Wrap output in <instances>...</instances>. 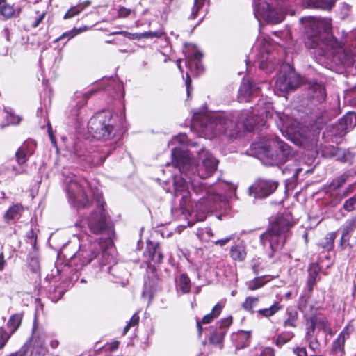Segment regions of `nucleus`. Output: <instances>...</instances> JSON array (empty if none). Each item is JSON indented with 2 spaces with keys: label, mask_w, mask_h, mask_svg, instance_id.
<instances>
[{
  "label": "nucleus",
  "mask_w": 356,
  "mask_h": 356,
  "mask_svg": "<svg viewBox=\"0 0 356 356\" xmlns=\"http://www.w3.org/2000/svg\"><path fill=\"white\" fill-rule=\"evenodd\" d=\"M185 84H186V91H187L188 96H189L190 95L191 89V78H190L188 74H187V76H186Z\"/></svg>",
  "instance_id": "58"
},
{
  "label": "nucleus",
  "mask_w": 356,
  "mask_h": 356,
  "mask_svg": "<svg viewBox=\"0 0 356 356\" xmlns=\"http://www.w3.org/2000/svg\"><path fill=\"white\" fill-rule=\"evenodd\" d=\"M346 341V335L342 332L334 341L331 353L335 356H342L344 354V343Z\"/></svg>",
  "instance_id": "18"
},
{
  "label": "nucleus",
  "mask_w": 356,
  "mask_h": 356,
  "mask_svg": "<svg viewBox=\"0 0 356 356\" xmlns=\"http://www.w3.org/2000/svg\"><path fill=\"white\" fill-rule=\"evenodd\" d=\"M89 4H90V3L88 2L85 5H83L81 3V4L76 5L74 7H72L70 9H69L67 10V12L64 15V19H70V18H72L73 17L77 15L84 9L85 7L88 6Z\"/></svg>",
  "instance_id": "31"
},
{
  "label": "nucleus",
  "mask_w": 356,
  "mask_h": 356,
  "mask_svg": "<svg viewBox=\"0 0 356 356\" xmlns=\"http://www.w3.org/2000/svg\"><path fill=\"white\" fill-rule=\"evenodd\" d=\"M356 126V114L355 113H348L343 116L337 126V130L339 136L344 135Z\"/></svg>",
  "instance_id": "14"
},
{
  "label": "nucleus",
  "mask_w": 356,
  "mask_h": 356,
  "mask_svg": "<svg viewBox=\"0 0 356 356\" xmlns=\"http://www.w3.org/2000/svg\"><path fill=\"white\" fill-rule=\"evenodd\" d=\"M187 137L184 134H180L179 136L176 137V140H177L181 143H184Z\"/></svg>",
  "instance_id": "64"
},
{
  "label": "nucleus",
  "mask_w": 356,
  "mask_h": 356,
  "mask_svg": "<svg viewBox=\"0 0 356 356\" xmlns=\"http://www.w3.org/2000/svg\"><path fill=\"white\" fill-rule=\"evenodd\" d=\"M95 92V90H91L88 91V92L84 93L81 97H78L80 99L76 102L75 104L72 105L73 107H78L79 108L82 107L86 103L87 99L91 97L94 93Z\"/></svg>",
  "instance_id": "37"
},
{
  "label": "nucleus",
  "mask_w": 356,
  "mask_h": 356,
  "mask_svg": "<svg viewBox=\"0 0 356 356\" xmlns=\"http://www.w3.org/2000/svg\"><path fill=\"white\" fill-rule=\"evenodd\" d=\"M98 254L99 252L97 250V248L95 247L91 251L90 255L88 257L86 258L84 257L83 259L82 260V265L90 264L95 258L97 257Z\"/></svg>",
  "instance_id": "46"
},
{
  "label": "nucleus",
  "mask_w": 356,
  "mask_h": 356,
  "mask_svg": "<svg viewBox=\"0 0 356 356\" xmlns=\"http://www.w3.org/2000/svg\"><path fill=\"white\" fill-rule=\"evenodd\" d=\"M266 149V156L277 164L284 163L293 154L290 146L278 138L272 140Z\"/></svg>",
  "instance_id": "8"
},
{
  "label": "nucleus",
  "mask_w": 356,
  "mask_h": 356,
  "mask_svg": "<svg viewBox=\"0 0 356 356\" xmlns=\"http://www.w3.org/2000/svg\"><path fill=\"white\" fill-rule=\"evenodd\" d=\"M44 15H45V13H43L42 15H40L38 18H36L35 21L33 22V26L34 28L37 27L39 26V24L42 22V20L44 19Z\"/></svg>",
  "instance_id": "59"
},
{
  "label": "nucleus",
  "mask_w": 356,
  "mask_h": 356,
  "mask_svg": "<svg viewBox=\"0 0 356 356\" xmlns=\"http://www.w3.org/2000/svg\"><path fill=\"white\" fill-rule=\"evenodd\" d=\"M226 331L222 328H218L215 330L209 337L210 343L216 345H220L222 343Z\"/></svg>",
  "instance_id": "25"
},
{
  "label": "nucleus",
  "mask_w": 356,
  "mask_h": 356,
  "mask_svg": "<svg viewBox=\"0 0 356 356\" xmlns=\"http://www.w3.org/2000/svg\"><path fill=\"white\" fill-rule=\"evenodd\" d=\"M259 356H275L274 350L270 347H266Z\"/></svg>",
  "instance_id": "52"
},
{
  "label": "nucleus",
  "mask_w": 356,
  "mask_h": 356,
  "mask_svg": "<svg viewBox=\"0 0 356 356\" xmlns=\"http://www.w3.org/2000/svg\"><path fill=\"white\" fill-rule=\"evenodd\" d=\"M282 309V306L278 302H275L268 308L259 309L258 314L264 317H270Z\"/></svg>",
  "instance_id": "27"
},
{
  "label": "nucleus",
  "mask_w": 356,
  "mask_h": 356,
  "mask_svg": "<svg viewBox=\"0 0 356 356\" xmlns=\"http://www.w3.org/2000/svg\"><path fill=\"white\" fill-rule=\"evenodd\" d=\"M293 337V333H282L275 341L276 346L281 347L282 345L289 342Z\"/></svg>",
  "instance_id": "34"
},
{
  "label": "nucleus",
  "mask_w": 356,
  "mask_h": 356,
  "mask_svg": "<svg viewBox=\"0 0 356 356\" xmlns=\"http://www.w3.org/2000/svg\"><path fill=\"white\" fill-rule=\"evenodd\" d=\"M46 352L45 348L31 347V356H44Z\"/></svg>",
  "instance_id": "48"
},
{
  "label": "nucleus",
  "mask_w": 356,
  "mask_h": 356,
  "mask_svg": "<svg viewBox=\"0 0 356 356\" xmlns=\"http://www.w3.org/2000/svg\"><path fill=\"white\" fill-rule=\"evenodd\" d=\"M254 13L259 20L261 18L272 24L280 23L284 19V15L274 7L271 0H254Z\"/></svg>",
  "instance_id": "7"
},
{
  "label": "nucleus",
  "mask_w": 356,
  "mask_h": 356,
  "mask_svg": "<svg viewBox=\"0 0 356 356\" xmlns=\"http://www.w3.org/2000/svg\"><path fill=\"white\" fill-rule=\"evenodd\" d=\"M10 337V334H8L6 330L0 327V349H2L5 346Z\"/></svg>",
  "instance_id": "42"
},
{
  "label": "nucleus",
  "mask_w": 356,
  "mask_h": 356,
  "mask_svg": "<svg viewBox=\"0 0 356 356\" xmlns=\"http://www.w3.org/2000/svg\"><path fill=\"white\" fill-rule=\"evenodd\" d=\"M319 345L320 344L317 339L310 341L309 343V347L313 350H317L319 348Z\"/></svg>",
  "instance_id": "57"
},
{
  "label": "nucleus",
  "mask_w": 356,
  "mask_h": 356,
  "mask_svg": "<svg viewBox=\"0 0 356 356\" xmlns=\"http://www.w3.org/2000/svg\"><path fill=\"white\" fill-rule=\"evenodd\" d=\"M27 243L30 244L32 248H35L36 245L37 236L33 229H30L26 233Z\"/></svg>",
  "instance_id": "43"
},
{
  "label": "nucleus",
  "mask_w": 356,
  "mask_h": 356,
  "mask_svg": "<svg viewBox=\"0 0 356 356\" xmlns=\"http://www.w3.org/2000/svg\"><path fill=\"white\" fill-rule=\"evenodd\" d=\"M222 309V307L217 304L212 309V312L207 315H205L202 320V323L204 324L210 323L215 318H216L220 313Z\"/></svg>",
  "instance_id": "30"
},
{
  "label": "nucleus",
  "mask_w": 356,
  "mask_h": 356,
  "mask_svg": "<svg viewBox=\"0 0 356 356\" xmlns=\"http://www.w3.org/2000/svg\"><path fill=\"white\" fill-rule=\"evenodd\" d=\"M308 271L309 277L307 280V286L309 291H312L317 277H318L319 272L321 271V268L318 264L313 263L309 266Z\"/></svg>",
  "instance_id": "19"
},
{
  "label": "nucleus",
  "mask_w": 356,
  "mask_h": 356,
  "mask_svg": "<svg viewBox=\"0 0 356 356\" xmlns=\"http://www.w3.org/2000/svg\"><path fill=\"white\" fill-rule=\"evenodd\" d=\"M263 276L257 277L254 279L247 282L246 286L249 290L254 291L262 287L265 284V282L263 281Z\"/></svg>",
  "instance_id": "33"
},
{
  "label": "nucleus",
  "mask_w": 356,
  "mask_h": 356,
  "mask_svg": "<svg viewBox=\"0 0 356 356\" xmlns=\"http://www.w3.org/2000/svg\"><path fill=\"white\" fill-rule=\"evenodd\" d=\"M232 239V236H229L223 239L218 240L215 241V244L220 245V246H224L227 243H229Z\"/></svg>",
  "instance_id": "56"
},
{
  "label": "nucleus",
  "mask_w": 356,
  "mask_h": 356,
  "mask_svg": "<svg viewBox=\"0 0 356 356\" xmlns=\"http://www.w3.org/2000/svg\"><path fill=\"white\" fill-rule=\"evenodd\" d=\"M182 177H179L177 175L174 177V185L177 195L179 192H181L187 187L188 183L192 186V192L196 195H200L199 199L202 204H204L206 209L211 208L212 204H216L221 200V196L216 193L210 187H207L204 184L196 181L195 177H191V175L181 174Z\"/></svg>",
  "instance_id": "5"
},
{
  "label": "nucleus",
  "mask_w": 356,
  "mask_h": 356,
  "mask_svg": "<svg viewBox=\"0 0 356 356\" xmlns=\"http://www.w3.org/2000/svg\"><path fill=\"white\" fill-rule=\"evenodd\" d=\"M29 350L27 344H24L18 351L11 353L8 356H25Z\"/></svg>",
  "instance_id": "50"
},
{
  "label": "nucleus",
  "mask_w": 356,
  "mask_h": 356,
  "mask_svg": "<svg viewBox=\"0 0 356 356\" xmlns=\"http://www.w3.org/2000/svg\"><path fill=\"white\" fill-rule=\"evenodd\" d=\"M139 322V316L137 314H134L131 319L129 320L127 325L124 327L123 331V335H125L131 327L136 325Z\"/></svg>",
  "instance_id": "41"
},
{
  "label": "nucleus",
  "mask_w": 356,
  "mask_h": 356,
  "mask_svg": "<svg viewBox=\"0 0 356 356\" xmlns=\"http://www.w3.org/2000/svg\"><path fill=\"white\" fill-rule=\"evenodd\" d=\"M336 238L334 232L328 233L322 240L319 242L318 245L325 250H330L333 248L334 241Z\"/></svg>",
  "instance_id": "26"
},
{
  "label": "nucleus",
  "mask_w": 356,
  "mask_h": 356,
  "mask_svg": "<svg viewBox=\"0 0 356 356\" xmlns=\"http://www.w3.org/2000/svg\"><path fill=\"white\" fill-rule=\"evenodd\" d=\"M232 322V317H229L227 318H225V319L222 320L220 322L219 328H222V329L225 330V327H229L231 325Z\"/></svg>",
  "instance_id": "53"
},
{
  "label": "nucleus",
  "mask_w": 356,
  "mask_h": 356,
  "mask_svg": "<svg viewBox=\"0 0 356 356\" xmlns=\"http://www.w3.org/2000/svg\"><path fill=\"white\" fill-rule=\"evenodd\" d=\"M24 210V207L21 204L17 203L13 204L3 215L4 222L7 224L15 222L19 219Z\"/></svg>",
  "instance_id": "15"
},
{
  "label": "nucleus",
  "mask_w": 356,
  "mask_h": 356,
  "mask_svg": "<svg viewBox=\"0 0 356 356\" xmlns=\"http://www.w3.org/2000/svg\"><path fill=\"white\" fill-rule=\"evenodd\" d=\"M88 133L97 140L108 139L115 135L112 115L109 112H100L92 116L88 123Z\"/></svg>",
  "instance_id": "6"
},
{
  "label": "nucleus",
  "mask_w": 356,
  "mask_h": 356,
  "mask_svg": "<svg viewBox=\"0 0 356 356\" xmlns=\"http://www.w3.org/2000/svg\"><path fill=\"white\" fill-rule=\"evenodd\" d=\"M246 254L245 247L242 243L234 245L230 249L231 257L235 261H243L246 257Z\"/></svg>",
  "instance_id": "21"
},
{
  "label": "nucleus",
  "mask_w": 356,
  "mask_h": 356,
  "mask_svg": "<svg viewBox=\"0 0 356 356\" xmlns=\"http://www.w3.org/2000/svg\"><path fill=\"white\" fill-rule=\"evenodd\" d=\"M292 225L284 217L279 218L270 227L260 236V241L264 249L268 246L270 251L268 257L272 258L275 253L280 252L287 238L290 236V228Z\"/></svg>",
  "instance_id": "4"
},
{
  "label": "nucleus",
  "mask_w": 356,
  "mask_h": 356,
  "mask_svg": "<svg viewBox=\"0 0 356 356\" xmlns=\"http://www.w3.org/2000/svg\"><path fill=\"white\" fill-rule=\"evenodd\" d=\"M20 12L19 8H15L13 6L7 4L6 1L0 3V14L6 18L17 17Z\"/></svg>",
  "instance_id": "17"
},
{
  "label": "nucleus",
  "mask_w": 356,
  "mask_h": 356,
  "mask_svg": "<svg viewBox=\"0 0 356 356\" xmlns=\"http://www.w3.org/2000/svg\"><path fill=\"white\" fill-rule=\"evenodd\" d=\"M258 302V298L249 296L245 298L243 303V308L246 311L253 313L254 312V308L257 305Z\"/></svg>",
  "instance_id": "32"
},
{
  "label": "nucleus",
  "mask_w": 356,
  "mask_h": 356,
  "mask_svg": "<svg viewBox=\"0 0 356 356\" xmlns=\"http://www.w3.org/2000/svg\"><path fill=\"white\" fill-rule=\"evenodd\" d=\"M147 253L149 258L154 264H160L163 259V255L159 244H147Z\"/></svg>",
  "instance_id": "16"
},
{
  "label": "nucleus",
  "mask_w": 356,
  "mask_h": 356,
  "mask_svg": "<svg viewBox=\"0 0 356 356\" xmlns=\"http://www.w3.org/2000/svg\"><path fill=\"white\" fill-rule=\"evenodd\" d=\"M343 209L348 212L356 209V194L354 195L352 197L346 200L343 204Z\"/></svg>",
  "instance_id": "38"
},
{
  "label": "nucleus",
  "mask_w": 356,
  "mask_h": 356,
  "mask_svg": "<svg viewBox=\"0 0 356 356\" xmlns=\"http://www.w3.org/2000/svg\"><path fill=\"white\" fill-rule=\"evenodd\" d=\"M327 96L325 86L321 83H308L307 97L314 104L323 102Z\"/></svg>",
  "instance_id": "11"
},
{
  "label": "nucleus",
  "mask_w": 356,
  "mask_h": 356,
  "mask_svg": "<svg viewBox=\"0 0 356 356\" xmlns=\"http://www.w3.org/2000/svg\"><path fill=\"white\" fill-rule=\"evenodd\" d=\"M309 322H312L316 328L323 330L324 332H330V329L328 327L327 321L323 316H314L309 318Z\"/></svg>",
  "instance_id": "22"
},
{
  "label": "nucleus",
  "mask_w": 356,
  "mask_h": 356,
  "mask_svg": "<svg viewBox=\"0 0 356 356\" xmlns=\"http://www.w3.org/2000/svg\"><path fill=\"white\" fill-rule=\"evenodd\" d=\"M349 176H350L349 173H348V172L343 173L339 177H338L332 181V182L331 183V186L334 189H337V188L341 187L343 184L346 183V181L348 180V177H349Z\"/></svg>",
  "instance_id": "35"
},
{
  "label": "nucleus",
  "mask_w": 356,
  "mask_h": 356,
  "mask_svg": "<svg viewBox=\"0 0 356 356\" xmlns=\"http://www.w3.org/2000/svg\"><path fill=\"white\" fill-rule=\"evenodd\" d=\"M307 1L310 7L324 10L330 9L334 5V1L332 0H307Z\"/></svg>",
  "instance_id": "24"
},
{
  "label": "nucleus",
  "mask_w": 356,
  "mask_h": 356,
  "mask_svg": "<svg viewBox=\"0 0 356 356\" xmlns=\"http://www.w3.org/2000/svg\"><path fill=\"white\" fill-rule=\"evenodd\" d=\"M293 353L296 356H307V350L305 348L297 347L293 349Z\"/></svg>",
  "instance_id": "51"
},
{
  "label": "nucleus",
  "mask_w": 356,
  "mask_h": 356,
  "mask_svg": "<svg viewBox=\"0 0 356 356\" xmlns=\"http://www.w3.org/2000/svg\"><path fill=\"white\" fill-rule=\"evenodd\" d=\"M355 228H356V216L351 219L348 220L346 222L345 225L343 228V231H342V235H341V243L347 242L349 240L351 234L353 232V231L355 229Z\"/></svg>",
  "instance_id": "20"
},
{
  "label": "nucleus",
  "mask_w": 356,
  "mask_h": 356,
  "mask_svg": "<svg viewBox=\"0 0 356 356\" xmlns=\"http://www.w3.org/2000/svg\"><path fill=\"white\" fill-rule=\"evenodd\" d=\"M46 335L42 332H37L33 329V335L31 339V347L38 348H45Z\"/></svg>",
  "instance_id": "23"
},
{
  "label": "nucleus",
  "mask_w": 356,
  "mask_h": 356,
  "mask_svg": "<svg viewBox=\"0 0 356 356\" xmlns=\"http://www.w3.org/2000/svg\"><path fill=\"white\" fill-rule=\"evenodd\" d=\"M22 316L20 314H13L7 323V326L10 327L11 334L14 333L21 324Z\"/></svg>",
  "instance_id": "29"
},
{
  "label": "nucleus",
  "mask_w": 356,
  "mask_h": 356,
  "mask_svg": "<svg viewBox=\"0 0 356 356\" xmlns=\"http://www.w3.org/2000/svg\"><path fill=\"white\" fill-rule=\"evenodd\" d=\"M35 143L33 140L26 141L16 152V161L19 165L24 164L35 151Z\"/></svg>",
  "instance_id": "13"
},
{
  "label": "nucleus",
  "mask_w": 356,
  "mask_h": 356,
  "mask_svg": "<svg viewBox=\"0 0 356 356\" xmlns=\"http://www.w3.org/2000/svg\"><path fill=\"white\" fill-rule=\"evenodd\" d=\"M277 186L276 181L259 179L250 187L249 191L255 197L264 198L273 193Z\"/></svg>",
  "instance_id": "10"
},
{
  "label": "nucleus",
  "mask_w": 356,
  "mask_h": 356,
  "mask_svg": "<svg viewBox=\"0 0 356 356\" xmlns=\"http://www.w3.org/2000/svg\"><path fill=\"white\" fill-rule=\"evenodd\" d=\"M177 287L184 293H187L191 289V281L187 275L181 274L177 283Z\"/></svg>",
  "instance_id": "28"
},
{
  "label": "nucleus",
  "mask_w": 356,
  "mask_h": 356,
  "mask_svg": "<svg viewBox=\"0 0 356 356\" xmlns=\"http://www.w3.org/2000/svg\"><path fill=\"white\" fill-rule=\"evenodd\" d=\"M297 319V313L296 312H289L288 318L284 322V327H295Z\"/></svg>",
  "instance_id": "39"
},
{
  "label": "nucleus",
  "mask_w": 356,
  "mask_h": 356,
  "mask_svg": "<svg viewBox=\"0 0 356 356\" xmlns=\"http://www.w3.org/2000/svg\"><path fill=\"white\" fill-rule=\"evenodd\" d=\"M86 30V27H84V28H80L79 29H73L69 32H67V33H64L62 36L59 38H58L57 40H61L62 38H64L65 37H68L69 38H74L75 35H76L78 33H81L83 31H85Z\"/></svg>",
  "instance_id": "44"
},
{
  "label": "nucleus",
  "mask_w": 356,
  "mask_h": 356,
  "mask_svg": "<svg viewBox=\"0 0 356 356\" xmlns=\"http://www.w3.org/2000/svg\"><path fill=\"white\" fill-rule=\"evenodd\" d=\"M6 112H7V115H6V120H7L8 124L16 125V124H19L20 123V122L22 120V118L20 116L16 115L14 113H13L12 112H9V111H6Z\"/></svg>",
  "instance_id": "40"
},
{
  "label": "nucleus",
  "mask_w": 356,
  "mask_h": 356,
  "mask_svg": "<svg viewBox=\"0 0 356 356\" xmlns=\"http://www.w3.org/2000/svg\"><path fill=\"white\" fill-rule=\"evenodd\" d=\"M63 177L66 192L74 207L78 209H86L90 207L91 198L95 202L97 209L88 218L90 232L95 234H106L110 237L113 230L104 209L105 202L102 192L93 188L86 179H80L74 174L65 175L63 173Z\"/></svg>",
  "instance_id": "1"
},
{
  "label": "nucleus",
  "mask_w": 356,
  "mask_h": 356,
  "mask_svg": "<svg viewBox=\"0 0 356 356\" xmlns=\"http://www.w3.org/2000/svg\"><path fill=\"white\" fill-rule=\"evenodd\" d=\"M259 87L252 80L243 79L238 90V99L240 102H248L250 97L257 92Z\"/></svg>",
  "instance_id": "12"
},
{
  "label": "nucleus",
  "mask_w": 356,
  "mask_h": 356,
  "mask_svg": "<svg viewBox=\"0 0 356 356\" xmlns=\"http://www.w3.org/2000/svg\"><path fill=\"white\" fill-rule=\"evenodd\" d=\"M202 54L198 51L194 53V54L193 56V60H195V64L197 68L200 67L199 62H200V59L202 58Z\"/></svg>",
  "instance_id": "54"
},
{
  "label": "nucleus",
  "mask_w": 356,
  "mask_h": 356,
  "mask_svg": "<svg viewBox=\"0 0 356 356\" xmlns=\"http://www.w3.org/2000/svg\"><path fill=\"white\" fill-rule=\"evenodd\" d=\"M131 13V10L126 8H120L119 10V16L122 17H127Z\"/></svg>",
  "instance_id": "55"
},
{
  "label": "nucleus",
  "mask_w": 356,
  "mask_h": 356,
  "mask_svg": "<svg viewBox=\"0 0 356 356\" xmlns=\"http://www.w3.org/2000/svg\"><path fill=\"white\" fill-rule=\"evenodd\" d=\"M102 257L105 259L104 263L101 264L102 266V265H104V264H107V263H110V262H111V261H110V258H109V256L108 255V253H107V251L104 250V251L102 252ZM111 259H112V258H111Z\"/></svg>",
  "instance_id": "62"
},
{
  "label": "nucleus",
  "mask_w": 356,
  "mask_h": 356,
  "mask_svg": "<svg viewBox=\"0 0 356 356\" xmlns=\"http://www.w3.org/2000/svg\"><path fill=\"white\" fill-rule=\"evenodd\" d=\"M6 261L3 253L0 254V270H3L5 266Z\"/></svg>",
  "instance_id": "63"
},
{
  "label": "nucleus",
  "mask_w": 356,
  "mask_h": 356,
  "mask_svg": "<svg viewBox=\"0 0 356 356\" xmlns=\"http://www.w3.org/2000/svg\"><path fill=\"white\" fill-rule=\"evenodd\" d=\"M106 157L104 156H101L99 159L95 160V158L92 159V163L95 165H99L102 164L105 161Z\"/></svg>",
  "instance_id": "61"
},
{
  "label": "nucleus",
  "mask_w": 356,
  "mask_h": 356,
  "mask_svg": "<svg viewBox=\"0 0 356 356\" xmlns=\"http://www.w3.org/2000/svg\"><path fill=\"white\" fill-rule=\"evenodd\" d=\"M205 0H194V5L192 8V12L189 16V19H194L197 17L199 10L204 4Z\"/></svg>",
  "instance_id": "36"
},
{
  "label": "nucleus",
  "mask_w": 356,
  "mask_h": 356,
  "mask_svg": "<svg viewBox=\"0 0 356 356\" xmlns=\"http://www.w3.org/2000/svg\"><path fill=\"white\" fill-rule=\"evenodd\" d=\"M302 83V78L293 71L281 72L276 81L275 87L283 92H289L293 90Z\"/></svg>",
  "instance_id": "9"
},
{
  "label": "nucleus",
  "mask_w": 356,
  "mask_h": 356,
  "mask_svg": "<svg viewBox=\"0 0 356 356\" xmlns=\"http://www.w3.org/2000/svg\"><path fill=\"white\" fill-rule=\"evenodd\" d=\"M144 38H161L163 33L161 31H147L143 33Z\"/></svg>",
  "instance_id": "47"
},
{
  "label": "nucleus",
  "mask_w": 356,
  "mask_h": 356,
  "mask_svg": "<svg viewBox=\"0 0 356 356\" xmlns=\"http://www.w3.org/2000/svg\"><path fill=\"white\" fill-rule=\"evenodd\" d=\"M113 35H115V34H120V35H124L125 37L129 38V39H134V37H133V33H131L129 32H127V31H118V32H114L112 33Z\"/></svg>",
  "instance_id": "60"
},
{
  "label": "nucleus",
  "mask_w": 356,
  "mask_h": 356,
  "mask_svg": "<svg viewBox=\"0 0 356 356\" xmlns=\"http://www.w3.org/2000/svg\"><path fill=\"white\" fill-rule=\"evenodd\" d=\"M172 164L179 168L181 174L194 175L197 173V177L206 179L213 175L217 170L218 161L207 150L202 149L199 152V159L201 163L197 166L192 161L188 151L181 148H174L172 152Z\"/></svg>",
  "instance_id": "3"
},
{
  "label": "nucleus",
  "mask_w": 356,
  "mask_h": 356,
  "mask_svg": "<svg viewBox=\"0 0 356 356\" xmlns=\"http://www.w3.org/2000/svg\"><path fill=\"white\" fill-rule=\"evenodd\" d=\"M307 331L305 334V339L307 341H309L312 338L314 335L316 326L314 325V324L313 325L312 322H309V318L307 320Z\"/></svg>",
  "instance_id": "45"
},
{
  "label": "nucleus",
  "mask_w": 356,
  "mask_h": 356,
  "mask_svg": "<svg viewBox=\"0 0 356 356\" xmlns=\"http://www.w3.org/2000/svg\"><path fill=\"white\" fill-rule=\"evenodd\" d=\"M261 262L259 259H254L252 261V268L254 272V273L257 275L259 273L260 270L261 269Z\"/></svg>",
  "instance_id": "49"
},
{
  "label": "nucleus",
  "mask_w": 356,
  "mask_h": 356,
  "mask_svg": "<svg viewBox=\"0 0 356 356\" xmlns=\"http://www.w3.org/2000/svg\"><path fill=\"white\" fill-rule=\"evenodd\" d=\"M270 111L266 108H254L252 111H234L230 115L214 114L204 116L202 131L205 135H225L230 139L235 138L241 129L252 131L256 125L264 126L266 119L271 117Z\"/></svg>",
  "instance_id": "2"
}]
</instances>
